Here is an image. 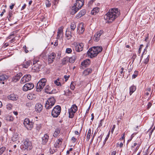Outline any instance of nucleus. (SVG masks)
<instances>
[{"label": "nucleus", "mask_w": 155, "mask_h": 155, "mask_svg": "<svg viewBox=\"0 0 155 155\" xmlns=\"http://www.w3.org/2000/svg\"><path fill=\"white\" fill-rule=\"evenodd\" d=\"M120 12L117 8H113L109 10V12L104 16L105 19L109 22H112L120 15Z\"/></svg>", "instance_id": "nucleus-1"}, {"label": "nucleus", "mask_w": 155, "mask_h": 155, "mask_svg": "<svg viewBox=\"0 0 155 155\" xmlns=\"http://www.w3.org/2000/svg\"><path fill=\"white\" fill-rule=\"evenodd\" d=\"M103 48L101 46L93 47L89 48L87 54L91 58H93L96 56L97 54L102 50Z\"/></svg>", "instance_id": "nucleus-2"}, {"label": "nucleus", "mask_w": 155, "mask_h": 155, "mask_svg": "<svg viewBox=\"0 0 155 155\" xmlns=\"http://www.w3.org/2000/svg\"><path fill=\"white\" fill-rule=\"evenodd\" d=\"M47 80L45 78L41 79L37 83L36 91L38 92H40L45 85Z\"/></svg>", "instance_id": "nucleus-3"}, {"label": "nucleus", "mask_w": 155, "mask_h": 155, "mask_svg": "<svg viewBox=\"0 0 155 155\" xmlns=\"http://www.w3.org/2000/svg\"><path fill=\"white\" fill-rule=\"evenodd\" d=\"M21 148L23 150H31L32 148V144L31 141L28 140H26L23 142V144L21 146Z\"/></svg>", "instance_id": "nucleus-4"}, {"label": "nucleus", "mask_w": 155, "mask_h": 155, "mask_svg": "<svg viewBox=\"0 0 155 155\" xmlns=\"http://www.w3.org/2000/svg\"><path fill=\"white\" fill-rule=\"evenodd\" d=\"M61 110V107L57 105L54 107L52 112L51 115L54 117H57L60 115Z\"/></svg>", "instance_id": "nucleus-5"}, {"label": "nucleus", "mask_w": 155, "mask_h": 155, "mask_svg": "<svg viewBox=\"0 0 155 155\" xmlns=\"http://www.w3.org/2000/svg\"><path fill=\"white\" fill-rule=\"evenodd\" d=\"M24 124L28 130H31L33 127L34 123L28 118H26L24 120Z\"/></svg>", "instance_id": "nucleus-6"}, {"label": "nucleus", "mask_w": 155, "mask_h": 155, "mask_svg": "<svg viewBox=\"0 0 155 155\" xmlns=\"http://www.w3.org/2000/svg\"><path fill=\"white\" fill-rule=\"evenodd\" d=\"M34 87V85L31 83H29L25 84L23 86L22 89L24 91H27L33 89Z\"/></svg>", "instance_id": "nucleus-7"}, {"label": "nucleus", "mask_w": 155, "mask_h": 155, "mask_svg": "<svg viewBox=\"0 0 155 155\" xmlns=\"http://www.w3.org/2000/svg\"><path fill=\"white\" fill-rule=\"evenodd\" d=\"M31 79V76L30 74H26L24 75L20 81L21 84H24L26 82L30 81Z\"/></svg>", "instance_id": "nucleus-8"}, {"label": "nucleus", "mask_w": 155, "mask_h": 155, "mask_svg": "<svg viewBox=\"0 0 155 155\" xmlns=\"http://www.w3.org/2000/svg\"><path fill=\"white\" fill-rule=\"evenodd\" d=\"M75 49V50L78 52L82 51L83 49L84 45L82 43H76L74 44Z\"/></svg>", "instance_id": "nucleus-9"}, {"label": "nucleus", "mask_w": 155, "mask_h": 155, "mask_svg": "<svg viewBox=\"0 0 155 155\" xmlns=\"http://www.w3.org/2000/svg\"><path fill=\"white\" fill-rule=\"evenodd\" d=\"M103 33V31L101 30L98 31L94 35L93 39L94 41H98L100 39V37Z\"/></svg>", "instance_id": "nucleus-10"}, {"label": "nucleus", "mask_w": 155, "mask_h": 155, "mask_svg": "<svg viewBox=\"0 0 155 155\" xmlns=\"http://www.w3.org/2000/svg\"><path fill=\"white\" fill-rule=\"evenodd\" d=\"M32 63V61L31 60H28V61H25L23 62V63L21 64V65L23 68H27L31 65Z\"/></svg>", "instance_id": "nucleus-11"}, {"label": "nucleus", "mask_w": 155, "mask_h": 155, "mask_svg": "<svg viewBox=\"0 0 155 155\" xmlns=\"http://www.w3.org/2000/svg\"><path fill=\"white\" fill-rule=\"evenodd\" d=\"M56 56V54L54 53H52L48 56V62L49 64H51L53 63Z\"/></svg>", "instance_id": "nucleus-12"}, {"label": "nucleus", "mask_w": 155, "mask_h": 155, "mask_svg": "<svg viewBox=\"0 0 155 155\" xmlns=\"http://www.w3.org/2000/svg\"><path fill=\"white\" fill-rule=\"evenodd\" d=\"M84 3V0H76V2L74 4V7L77 6L79 8L83 5Z\"/></svg>", "instance_id": "nucleus-13"}, {"label": "nucleus", "mask_w": 155, "mask_h": 155, "mask_svg": "<svg viewBox=\"0 0 155 155\" xmlns=\"http://www.w3.org/2000/svg\"><path fill=\"white\" fill-rule=\"evenodd\" d=\"M22 75V73H19L16 74L12 78V81L14 82H16L18 81L20 79V78Z\"/></svg>", "instance_id": "nucleus-14"}, {"label": "nucleus", "mask_w": 155, "mask_h": 155, "mask_svg": "<svg viewBox=\"0 0 155 155\" xmlns=\"http://www.w3.org/2000/svg\"><path fill=\"white\" fill-rule=\"evenodd\" d=\"M78 31L80 34H82L84 31V24L83 23H81L79 24L77 28Z\"/></svg>", "instance_id": "nucleus-15"}, {"label": "nucleus", "mask_w": 155, "mask_h": 155, "mask_svg": "<svg viewBox=\"0 0 155 155\" xmlns=\"http://www.w3.org/2000/svg\"><path fill=\"white\" fill-rule=\"evenodd\" d=\"M8 98L11 100L16 101L17 100L18 97L17 95L14 93H12L8 96Z\"/></svg>", "instance_id": "nucleus-16"}, {"label": "nucleus", "mask_w": 155, "mask_h": 155, "mask_svg": "<svg viewBox=\"0 0 155 155\" xmlns=\"http://www.w3.org/2000/svg\"><path fill=\"white\" fill-rule=\"evenodd\" d=\"M86 10L82 9L81 10L79 13L76 15V17L77 18H79L83 16L86 13Z\"/></svg>", "instance_id": "nucleus-17"}, {"label": "nucleus", "mask_w": 155, "mask_h": 155, "mask_svg": "<svg viewBox=\"0 0 155 155\" xmlns=\"http://www.w3.org/2000/svg\"><path fill=\"white\" fill-rule=\"evenodd\" d=\"M42 106L41 104L38 103L36 104L35 109L37 112H40L42 110Z\"/></svg>", "instance_id": "nucleus-18"}, {"label": "nucleus", "mask_w": 155, "mask_h": 155, "mask_svg": "<svg viewBox=\"0 0 155 155\" xmlns=\"http://www.w3.org/2000/svg\"><path fill=\"white\" fill-rule=\"evenodd\" d=\"M49 138L47 134H45L44 136L42 137V143L43 144H45L48 140Z\"/></svg>", "instance_id": "nucleus-19"}, {"label": "nucleus", "mask_w": 155, "mask_h": 155, "mask_svg": "<svg viewBox=\"0 0 155 155\" xmlns=\"http://www.w3.org/2000/svg\"><path fill=\"white\" fill-rule=\"evenodd\" d=\"M7 78L8 77L6 75L3 74L0 75V83L4 84H5V82L4 81L6 80Z\"/></svg>", "instance_id": "nucleus-20"}, {"label": "nucleus", "mask_w": 155, "mask_h": 155, "mask_svg": "<svg viewBox=\"0 0 155 155\" xmlns=\"http://www.w3.org/2000/svg\"><path fill=\"white\" fill-rule=\"evenodd\" d=\"M48 102V103H50V105H54V104L56 101L54 97H50L48 99L47 101Z\"/></svg>", "instance_id": "nucleus-21"}, {"label": "nucleus", "mask_w": 155, "mask_h": 155, "mask_svg": "<svg viewBox=\"0 0 155 155\" xmlns=\"http://www.w3.org/2000/svg\"><path fill=\"white\" fill-rule=\"evenodd\" d=\"M90 61L89 59H87L81 63V65L85 67H87L89 64Z\"/></svg>", "instance_id": "nucleus-22"}, {"label": "nucleus", "mask_w": 155, "mask_h": 155, "mask_svg": "<svg viewBox=\"0 0 155 155\" xmlns=\"http://www.w3.org/2000/svg\"><path fill=\"white\" fill-rule=\"evenodd\" d=\"M92 69L90 68H88L83 71V74L84 76H86L88 75L89 74L91 73L92 72Z\"/></svg>", "instance_id": "nucleus-23"}, {"label": "nucleus", "mask_w": 155, "mask_h": 155, "mask_svg": "<svg viewBox=\"0 0 155 155\" xmlns=\"http://www.w3.org/2000/svg\"><path fill=\"white\" fill-rule=\"evenodd\" d=\"M76 110H74V112L72 109H68V113L69 114V117L70 118H72L74 116V113L76 112Z\"/></svg>", "instance_id": "nucleus-24"}, {"label": "nucleus", "mask_w": 155, "mask_h": 155, "mask_svg": "<svg viewBox=\"0 0 155 155\" xmlns=\"http://www.w3.org/2000/svg\"><path fill=\"white\" fill-rule=\"evenodd\" d=\"M129 89L130 94L131 95L136 91V86L133 85L130 87Z\"/></svg>", "instance_id": "nucleus-25"}, {"label": "nucleus", "mask_w": 155, "mask_h": 155, "mask_svg": "<svg viewBox=\"0 0 155 155\" xmlns=\"http://www.w3.org/2000/svg\"><path fill=\"white\" fill-rule=\"evenodd\" d=\"M73 8L71 12V14L72 15H74L81 8L78 7H77V6L74 7V6L73 7Z\"/></svg>", "instance_id": "nucleus-26"}, {"label": "nucleus", "mask_w": 155, "mask_h": 155, "mask_svg": "<svg viewBox=\"0 0 155 155\" xmlns=\"http://www.w3.org/2000/svg\"><path fill=\"white\" fill-rule=\"evenodd\" d=\"M99 8L98 7L94 8L91 11V14L93 15L96 14L99 12Z\"/></svg>", "instance_id": "nucleus-27"}, {"label": "nucleus", "mask_w": 155, "mask_h": 155, "mask_svg": "<svg viewBox=\"0 0 155 155\" xmlns=\"http://www.w3.org/2000/svg\"><path fill=\"white\" fill-rule=\"evenodd\" d=\"M45 92L49 94H51L53 93L52 91H51L50 87L48 85H47L45 88Z\"/></svg>", "instance_id": "nucleus-28"}, {"label": "nucleus", "mask_w": 155, "mask_h": 155, "mask_svg": "<svg viewBox=\"0 0 155 155\" xmlns=\"http://www.w3.org/2000/svg\"><path fill=\"white\" fill-rule=\"evenodd\" d=\"M65 36L68 40H70L72 37L71 32L70 31H69L68 30H66Z\"/></svg>", "instance_id": "nucleus-29"}, {"label": "nucleus", "mask_w": 155, "mask_h": 155, "mask_svg": "<svg viewBox=\"0 0 155 155\" xmlns=\"http://www.w3.org/2000/svg\"><path fill=\"white\" fill-rule=\"evenodd\" d=\"M51 105L50 103H48V102L46 101L45 105V107L46 109L49 110L51 108L53 105Z\"/></svg>", "instance_id": "nucleus-30"}, {"label": "nucleus", "mask_w": 155, "mask_h": 155, "mask_svg": "<svg viewBox=\"0 0 155 155\" xmlns=\"http://www.w3.org/2000/svg\"><path fill=\"white\" fill-rule=\"evenodd\" d=\"M71 31H74L76 27V23L74 22H72L70 25Z\"/></svg>", "instance_id": "nucleus-31"}, {"label": "nucleus", "mask_w": 155, "mask_h": 155, "mask_svg": "<svg viewBox=\"0 0 155 155\" xmlns=\"http://www.w3.org/2000/svg\"><path fill=\"white\" fill-rule=\"evenodd\" d=\"M68 61V57H66L64 58L62 60V64L63 65L66 64Z\"/></svg>", "instance_id": "nucleus-32"}, {"label": "nucleus", "mask_w": 155, "mask_h": 155, "mask_svg": "<svg viewBox=\"0 0 155 155\" xmlns=\"http://www.w3.org/2000/svg\"><path fill=\"white\" fill-rule=\"evenodd\" d=\"M63 32V28L62 27H61L58 29L57 32L58 35L57 38H59L60 37V35Z\"/></svg>", "instance_id": "nucleus-33"}, {"label": "nucleus", "mask_w": 155, "mask_h": 155, "mask_svg": "<svg viewBox=\"0 0 155 155\" xmlns=\"http://www.w3.org/2000/svg\"><path fill=\"white\" fill-rule=\"evenodd\" d=\"M60 130L59 129H56L53 134V136L55 137H57L60 133Z\"/></svg>", "instance_id": "nucleus-34"}, {"label": "nucleus", "mask_w": 155, "mask_h": 155, "mask_svg": "<svg viewBox=\"0 0 155 155\" xmlns=\"http://www.w3.org/2000/svg\"><path fill=\"white\" fill-rule=\"evenodd\" d=\"M91 129H89L88 130V133H87V141H88L90 138V137H91Z\"/></svg>", "instance_id": "nucleus-35"}, {"label": "nucleus", "mask_w": 155, "mask_h": 155, "mask_svg": "<svg viewBox=\"0 0 155 155\" xmlns=\"http://www.w3.org/2000/svg\"><path fill=\"white\" fill-rule=\"evenodd\" d=\"M75 58L74 56H73L72 57L68 58V61L70 63H74L75 60Z\"/></svg>", "instance_id": "nucleus-36"}, {"label": "nucleus", "mask_w": 155, "mask_h": 155, "mask_svg": "<svg viewBox=\"0 0 155 155\" xmlns=\"http://www.w3.org/2000/svg\"><path fill=\"white\" fill-rule=\"evenodd\" d=\"M75 109L76 110V111L78 110V107L75 104L73 105L69 109H72V110H73V111L74 112Z\"/></svg>", "instance_id": "nucleus-37"}, {"label": "nucleus", "mask_w": 155, "mask_h": 155, "mask_svg": "<svg viewBox=\"0 0 155 155\" xmlns=\"http://www.w3.org/2000/svg\"><path fill=\"white\" fill-rule=\"evenodd\" d=\"M6 150L5 147H3L0 148V155H1L3 154V152L5 151Z\"/></svg>", "instance_id": "nucleus-38"}, {"label": "nucleus", "mask_w": 155, "mask_h": 155, "mask_svg": "<svg viewBox=\"0 0 155 155\" xmlns=\"http://www.w3.org/2000/svg\"><path fill=\"white\" fill-rule=\"evenodd\" d=\"M104 134H102L100 135V136L98 137L97 139V141H99V143L101 141L103 137Z\"/></svg>", "instance_id": "nucleus-39"}, {"label": "nucleus", "mask_w": 155, "mask_h": 155, "mask_svg": "<svg viewBox=\"0 0 155 155\" xmlns=\"http://www.w3.org/2000/svg\"><path fill=\"white\" fill-rule=\"evenodd\" d=\"M138 74V72L137 71H135L134 72V74H133L132 76V78L133 79H134L136 78Z\"/></svg>", "instance_id": "nucleus-40"}, {"label": "nucleus", "mask_w": 155, "mask_h": 155, "mask_svg": "<svg viewBox=\"0 0 155 155\" xmlns=\"http://www.w3.org/2000/svg\"><path fill=\"white\" fill-rule=\"evenodd\" d=\"M149 58H150V56L149 55H148L147 58L145 59L144 61V63L145 64H147L149 61Z\"/></svg>", "instance_id": "nucleus-41"}, {"label": "nucleus", "mask_w": 155, "mask_h": 155, "mask_svg": "<svg viewBox=\"0 0 155 155\" xmlns=\"http://www.w3.org/2000/svg\"><path fill=\"white\" fill-rule=\"evenodd\" d=\"M45 4L47 7H49L51 5V3H50L48 0H46L45 2Z\"/></svg>", "instance_id": "nucleus-42"}, {"label": "nucleus", "mask_w": 155, "mask_h": 155, "mask_svg": "<svg viewBox=\"0 0 155 155\" xmlns=\"http://www.w3.org/2000/svg\"><path fill=\"white\" fill-rule=\"evenodd\" d=\"M72 52V50L71 48H67L66 50V53L69 54Z\"/></svg>", "instance_id": "nucleus-43"}, {"label": "nucleus", "mask_w": 155, "mask_h": 155, "mask_svg": "<svg viewBox=\"0 0 155 155\" xmlns=\"http://www.w3.org/2000/svg\"><path fill=\"white\" fill-rule=\"evenodd\" d=\"M109 136V134H108L106 137L105 138V139L103 142V145H104L105 144L106 141H107L108 139V138Z\"/></svg>", "instance_id": "nucleus-44"}, {"label": "nucleus", "mask_w": 155, "mask_h": 155, "mask_svg": "<svg viewBox=\"0 0 155 155\" xmlns=\"http://www.w3.org/2000/svg\"><path fill=\"white\" fill-rule=\"evenodd\" d=\"M27 98L29 100H32V99L33 97L32 94H28L27 96Z\"/></svg>", "instance_id": "nucleus-45"}, {"label": "nucleus", "mask_w": 155, "mask_h": 155, "mask_svg": "<svg viewBox=\"0 0 155 155\" xmlns=\"http://www.w3.org/2000/svg\"><path fill=\"white\" fill-rule=\"evenodd\" d=\"M70 88L72 90H74L75 88V87L73 84V83L72 82L71 83V84L70 85Z\"/></svg>", "instance_id": "nucleus-46"}, {"label": "nucleus", "mask_w": 155, "mask_h": 155, "mask_svg": "<svg viewBox=\"0 0 155 155\" xmlns=\"http://www.w3.org/2000/svg\"><path fill=\"white\" fill-rule=\"evenodd\" d=\"M54 84L57 86L61 85V83L60 82L58 81V80H55L54 81Z\"/></svg>", "instance_id": "nucleus-47"}, {"label": "nucleus", "mask_w": 155, "mask_h": 155, "mask_svg": "<svg viewBox=\"0 0 155 155\" xmlns=\"http://www.w3.org/2000/svg\"><path fill=\"white\" fill-rule=\"evenodd\" d=\"M124 139H125L124 134H123V136H122L120 138L119 140H124V141H125Z\"/></svg>", "instance_id": "nucleus-48"}, {"label": "nucleus", "mask_w": 155, "mask_h": 155, "mask_svg": "<svg viewBox=\"0 0 155 155\" xmlns=\"http://www.w3.org/2000/svg\"><path fill=\"white\" fill-rule=\"evenodd\" d=\"M18 137L17 135H14L12 137V140H13L14 141L16 140L17 139V138Z\"/></svg>", "instance_id": "nucleus-49"}, {"label": "nucleus", "mask_w": 155, "mask_h": 155, "mask_svg": "<svg viewBox=\"0 0 155 155\" xmlns=\"http://www.w3.org/2000/svg\"><path fill=\"white\" fill-rule=\"evenodd\" d=\"M12 105L10 104H8L7 105V108L9 110H11L12 109Z\"/></svg>", "instance_id": "nucleus-50"}, {"label": "nucleus", "mask_w": 155, "mask_h": 155, "mask_svg": "<svg viewBox=\"0 0 155 155\" xmlns=\"http://www.w3.org/2000/svg\"><path fill=\"white\" fill-rule=\"evenodd\" d=\"M23 48L25 50V51L26 53H27L28 52V51L27 49V47L26 45L24 46Z\"/></svg>", "instance_id": "nucleus-51"}, {"label": "nucleus", "mask_w": 155, "mask_h": 155, "mask_svg": "<svg viewBox=\"0 0 155 155\" xmlns=\"http://www.w3.org/2000/svg\"><path fill=\"white\" fill-rule=\"evenodd\" d=\"M152 105V104L150 102H149L148 103L147 105V109H149Z\"/></svg>", "instance_id": "nucleus-52"}, {"label": "nucleus", "mask_w": 155, "mask_h": 155, "mask_svg": "<svg viewBox=\"0 0 155 155\" xmlns=\"http://www.w3.org/2000/svg\"><path fill=\"white\" fill-rule=\"evenodd\" d=\"M143 46V45H140V47L139 48V50H138V53L140 54V53L141 51V48H142V47Z\"/></svg>", "instance_id": "nucleus-53"}, {"label": "nucleus", "mask_w": 155, "mask_h": 155, "mask_svg": "<svg viewBox=\"0 0 155 155\" xmlns=\"http://www.w3.org/2000/svg\"><path fill=\"white\" fill-rule=\"evenodd\" d=\"M136 57V54H134L132 57L131 59L133 60V62H134L135 59Z\"/></svg>", "instance_id": "nucleus-54"}, {"label": "nucleus", "mask_w": 155, "mask_h": 155, "mask_svg": "<svg viewBox=\"0 0 155 155\" xmlns=\"http://www.w3.org/2000/svg\"><path fill=\"white\" fill-rule=\"evenodd\" d=\"M115 127H116L115 125H113V127L111 129V132L112 133H113V131H114V129L115 128Z\"/></svg>", "instance_id": "nucleus-55"}, {"label": "nucleus", "mask_w": 155, "mask_h": 155, "mask_svg": "<svg viewBox=\"0 0 155 155\" xmlns=\"http://www.w3.org/2000/svg\"><path fill=\"white\" fill-rule=\"evenodd\" d=\"M61 141L60 139H58L56 142V143L58 144H61Z\"/></svg>", "instance_id": "nucleus-56"}, {"label": "nucleus", "mask_w": 155, "mask_h": 155, "mask_svg": "<svg viewBox=\"0 0 155 155\" xmlns=\"http://www.w3.org/2000/svg\"><path fill=\"white\" fill-rule=\"evenodd\" d=\"M69 77L70 76L69 75L68 76L67 75H65L64 76V78L65 79V81H66L68 80V78H69Z\"/></svg>", "instance_id": "nucleus-57"}, {"label": "nucleus", "mask_w": 155, "mask_h": 155, "mask_svg": "<svg viewBox=\"0 0 155 155\" xmlns=\"http://www.w3.org/2000/svg\"><path fill=\"white\" fill-rule=\"evenodd\" d=\"M58 45V40H56L55 41V42H54V45L55 46H57Z\"/></svg>", "instance_id": "nucleus-58"}, {"label": "nucleus", "mask_w": 155, "mask_h": 155, "mask_svg": "<svg viewBox=\"0 0 155 155\" xmlns=\"http://www.w3.org/2000/svg\"><path fill=\"white\" fill-rule=\"evenodd\" d=\"M103 121V119H102L100 120V123H99V126H98L99 127H101V126H102V123Z\"/></svg>", "instance_id": "nucleus-59"}, {"label": "nucleus", "mask_w": 155, "mask_h": 155, "mask_svg": "<svg viewBox=\"0 0 155 155\" xmlns=\"http://www.w3.org/2000/svg\"><path fill=\"white\" fill-rule=\"evenodd\" d=\"M26 106L28 107H30L31 106V104L30 102H28L26 104Z\"/></svg>", "instance_id": "nucleus-60"}, {"label": "nucleus", "mask_w": 155, "mask_h": 155, "mask_svg": "<svg viewBox=\"0 0 155 155\" xmlns=\"http://www.w3.org/2000/svg\"><path fill=\"white\" fill-rule=\"evenodd\" d=\"M124 69V68H121V70H120V74H122V73H123V71ZM120 75L121 76V75Z\"/></svg>", "instance_id": "nucleus-61"}, {"label": "nucleus", "mask_w": 155, "mask_h": 155, "mask_svg": "<svg viewBox=\"0 0 155 155\" xmlns=\"http://www.w3.org/2000/svg\"><path fill=\"white\" fill-rule=\"evenodd\" d=\"M76 139L74 137H73L71 138V140L74 141L75 142L76 141Z\"/></svg>", "instance_id": "nucleus-62"}, {"label": "nucleus", "mask_w": 155, "mask_h": 155, "mask_svg": "<svg viewBox=\"0 0 155 155\" xmlns=\"http://www.w3.org/2000/svg\"><path fill=\"white\" fill-rule=\"evenodd\" d=\"M116 153V152L115 151H113L111 152V155H115Z\"/></svg>", "instance_id": "nucleus-63"}, {"label": "nucleus", "mask_w": 155, "mask_h": 155, "mask_svg": "<svg viewBox=\"0 0 155 155\" xmlns=\"http://www.w3.org/2000/svg\"><path fill=\"white\" fill-rule=\"evenodd\" d=\"M26 6V4H25L23 5L22 6L21 8V10H22L23 9H24L25 8Z\"/></svg>", "instance_id": "nucleus-64"}]
</instances>
